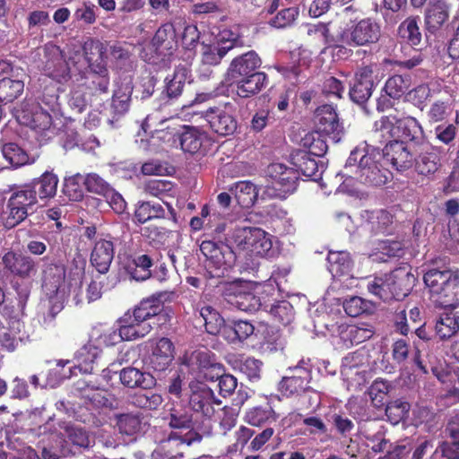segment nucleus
Here are the masks:
<instances>
[{"mask_svg":"<svg viewBox=\"0 0 459 459\" xmlns=\"http://www.w3.org/2000/svg\"><path fill=\"white\" fill-rule=\"evenodd\" d=\"M84 275L83 266L75 264L71 269L66 278V265L61 259L52 260L43 264L41 271V288L50 298L58 294L65 295L71 291L75 293L76 303L82 302L81 295L77 292L82 289V278Z\"/></svg>","mask_w":459,"mask_h":459,"instance_id":"obj_1","label":"nucleus"},{"mask_svg":"<svg viewBox=\"0 0 459 459\" xmlns=\"http://www.w3.org/2000/svg\"><path fill=\"white\" fill-rule=\"evenodd\" d=\"M385 135L397 136L398 141H404L411 146H418L425 142L423 127L417 118L411 116L398 117L396 115L389 114L381 117L374 123L371 139L375 143H383L387 140Z\"/></svg>","mask_w":459,"mask_h":459,"instance_id":"obj_2","label":"nucleus"},{"mask_svg":"<svg viewBox=\"0 0 459 459\" xmlns=\"http://www.w3.org/2000/svg\"><path fill=\"white\" fill-rule=\"evenodd\" d=\"M434 301L443 307H456L459 304V269L442 266L429 269L423 275Z\"/></svg>","mask_w":459,"mask_h":459,"instance_id":"obj_3","label":"nucleus"},{"mask_svg":"<svg viewBox=\"0 0 459 459\" xmlns=\"http://www.w3.org/2000/svg\"><path fill=\"white\" fill-rule=\"evenodd\" d=\"M200 251L205 258L206 279H217L215 285L221 284L223 282L221 279L236 263V254L229 245L212 240H203Z\"/></svg>","mask_w":459,"mask_h":459,"instance_id":"obj_4","label":"nucleus"},{"mask_svg":"<svg viewBox=\"0 0 459 459\" xmlns=\"http://www.w3.org/2000/svg\"><path fill=\"white\" fill-rule=\"evenodd\" d=\"M35 100L38 107L31 112L26 123L32 128L45 130L51 124L49 112H55L59 108V88L56 82L44 79L35 93Z\"/></svg>","mask_w":459,"mask_h":459,"instance_id":"obj_5","label":"nucleus"},{"mask_svg":"<svg viewBox=\"0 0 459 459\" xmlns=\"http://www.w3.org/2000/svg\"><path fill=\"white\" fill-rule=\"evenodd\" d=\"M38 199L34 192L24 185L13 188L3 210L2 220L6 229H13L35 211Z\"/></svg>","mask_w":459,"mask_h":459,"instance_id":"obj_6","label":"nucleus"},{"mask_svg":"<svg viewBox=\"0 0 459 459\" xmlns=\"http://www.w3.org/2000/svg\"><path fill=\"white\" fill-rule=\"evenodd\" d=\"M411 278H413V275L410 272L401 268L395 269L390 273L375 277L368 283V290L385 302L399 300L410 293V284L404 282L410 281Z\"/></svg>","mask_w":459,"mask_h":459,"instance_id":"obj_7","label":"nucleus"},{"mask_svg":"<svg viewBox=\"0 0 459 459\" xmlns=\"http://www.w3.org/2000/svg\"><path fill=\"white\" fill-rule=\"evenodd\" d=\"M81 55L75 52L73 56H66L65 52L56 45L45 46L44 60L42 65L43 74L51 81L64 84L72 79V66L78 71L77 66Z\"/></svg>","mask_w":459,"mask_h":459,"instance_id":"obj_8","label":"nucleus"},{"mask_svg":"<svg viewBox=\"0 0 459 459\" xmlns=\"http://www.w3.org/2000/svg\"><path fill=\"white\" fill-rule=\"evenodd\" d=\"M231 238L239 250L246 251L251 255L272 257L274 255L271 236L260 228H237Z\"/></svg>","mask_w":459,"mask_h":459,"instance_id":"obj_9","label":"nucleus"},{"mask_svg":"<svg viewBox=\"0 0 459 459\" xmlns=\"http://www.w3.org/2000/svg\"><path fill=\"white\" fill-rule=\"evenodd\" d=\"M385 160L378 151L368 150L360 158V164L357 167L359 180L368 186H381L392 178V172L383 166Z\"/></svg>","mask_w":459,"mask_h":459,"instance_id":"obj_10","label":"nucleus"},{"mask_svg":"<svg viewBox=\"0 0 459 459\" xmlns=\"http://www.w3.org/2000/svg\"><path fill=\"white\" fill-rule=\"evenodd\" d=\"M189 388L191 391L188 399L190 409L203 418L211 420L215 415L216 407L220 409L221 401L216 398L212 389L204 383L191 381Z\"/></svg>","mask_w":459,"mask_h":459,"instance_id":"obj_11","label":"nucleus"},{"mask_svg":"<svg viewBox=\"0 0 459 459\" xmlns=\"http://www.w3.org/2000/svg\"><path fill=\"white\" fill-rule=\"evenodd\" d=\"M151 43L157 59L160 58V62L164 66L167 65L178 48L177 31L174 25L170 22L162 24L156 30ZM149 63L157 65L159 60L152 56L149 59Z\"/></svg>","mask_w":459,"mask_h":459,"instance_id":"obj_12","label":"nucleus"},{"mask_svg":"<svg viewBox=\"0 0 459 459\" xmlns=\"http://www.w3.org/2000/svg\"><path fill=\"white\" fill-rule=\"evenodd\" d=\"M3 273L7 277L28 280L37 273V263L28 255L8 251L2 256Z\"/></svg>","mask_w":459,"mask_h":459,"instance_id":"obj_13","label":"nucleus"},{"mask_svg":"<svg viewBox=\"0 0 459 459\" xmlns=\"http://www.w3.org/2000/svg\"><path fill=\"white\" fill-rule=\"evenodd\" d=\"M221 295L230 305L244 312H255L261 306L260 298L237 281L224 283Z\"/></svg>","mask_w":459,"mask_h":459,"instance_id":"obj_14","label":"nucleus"},{"mask_svg":"<svg viewBox=\"0 0 459 459\" xmlns=\"http://www.w3.org/2000/svg\"><path fill=\"white\" fill-rule=\"evenodd\" d=\"M383 159L395 170L403 172L413 166L415 153L404 141L390 140L382 150Z\"/></svg>","mask_w":459,"mask_h":459,"instance_id":"obj_15","label":"nucleus"},{"mask_svg":"<svg viewBox=\"0 0 459 459\" xmlns=\"http://www.w3.org/2000/svg\"><path fill=\"white\" fill-rule=\"evenodd\" d=\"M261 65L262 60L254 50L237 56L231 60L226 70L225 81L230 83L247 75L257 73V69Z\"/></svg>","mask_w":459,"mask_h":459,"instance_id":"obj_16","label":"nucleus"},{"mask_svg":"<svg viewBox=\"0 0 459 459\" xmlns=\"http://www.w3.org/2000/svg\"><path fill=\"white\" fill-rule=\"evenodd\" d=\"M151 352L145 358V364L154 371H165L174 359V344L170 339L162 337L150 341Z\"/></svg>","mask_w":459,"mask_h":459,"instance_id":"obj_17","label":"nucleus"},{"mask_svg":"<svg viewBox=\"0 0 459 459\" xmlns=\"http://www.w3.org/2000/svg\"><path fill=\"white\" fill-rule=\"evenodd\" d=\"M381 36L380 25L372 18H364L350 29L349 46L365 47L377 43Z\"/></svg>","mask_w":459,"mask_h":459,"instance_id":"obj_18","label":"nucleus"},{"mask_svg":"<svg viewBox=\"0 0 459 459\" xmlns=\"http://www.w3.org/2000/svg\"><path fill=\"white\" fill-rule=\"evenodd\" d=\"M315 124L316 130L330 137L333 141L338 142L342 133V126L340 123L335 107L325 104L318 107L315 112Z\"/></svg>","mask_w":459,"mask_h":459,"instance_id":"obj_19","label":"nucleus"},{"mask_svg":"<svg viewBox=\"0 0 459 459\" xmlns=\"http://www.w3.org/2000/svg\"><path fill=\"white\" fill-rule=\"evenodd\" d=\"M204 118L212 130L219 135L227 136L234 134L238 122L233 114L225 108H210L204 113Z\"/></svg>","mask_w":459,"mask_h":459,"instance_id":"obj_20","label":"nucleus"},{"mask_svg":"<svg viewBox=\"0 0 459 459\" xmlns=\"http://www.w3.org/2000/svg\"><path fill=\"white\" fill-rule=\"evenodd\" d=\"M267 173L273 180V187L284 194L293 193L298 185L299 172L281 163L268 166Z\"/></svg>","mask_w":459,"mask_h":459,"instance_id":"obj_21","label":"nucleus"},{"mask_svg":"<svg viewBox=\"0 0 459 459\" xmlns=\"http://www.w3.org/2000/svg\"><path fill=\"white\" fill-rule=\"evenodd\" d=\"M311 371L305 368H297L291 376L284 377L279 384V391L282 396H298L308 389Z\"/></svg>","mask_w":459,"mask_h":459,"instance_id":"obj_22","label":"nucleus"},{"mask_svg":"<svg viewBox=\"0 0 459 459\" xmlns=\"http://www.w3.org/2000/svg\"><path fill=\"white\" fill-rule=\"evenodd\" d=\"M133 44L126 41H115L108 45L110 61L117 72H132L134 68Z\"/></svg>","mask_w":459,"mask_h":459,"instance_id":"obj_23","label":"nucleus"},{"mask_svg":"<svg viewBox=\"0 0 459 459\" xmlns=\"http://www.w3.org/2000/svg\"><path fill=\"white\" fill-rule=\"evenodd\" d=\"M153 265L154 258L152 255L150 254L134 253L127 258L124 268L131 279L136 281H143L152 278V267Z\"/></svg>","mask_w":459,"mask_h":459,"instance_id":"obj_24","label":"nucleus"},{"mask_svg":"<svg viewBox=\"0 0 459 459\" xmlns=\"http://www.w3.org/2000/svg\"><path fill=\"white\" fill-rule=\"evenodd\" d=\"M58 177L53 171H45L39 177L34 178L29 183L23 184L32 189L36 199L43 202L56 196L58 186Z\"/></svg>","mask_w":459,"mask_h":459,"instance_id":"obj_25","label":"nucleus"},{"mask_svg":"<svg viewBox=\"0 0 459 459\" xmlns=\"http://www.w3.org/2000/svg\"><path fill=\"white\" fill-rule=\"evenodd\" d=\"M268 83V76L264 72H257L241 79L230 82L234 87L236 94L247 99L258 94Z\"/></svg>","mask_w":459,"mask_h":459,"instance_id":"obj_26","label":"nucleus"},{"mask_svg":"<svg viewBox=\"0 0 459 459\" xmlns=\"http://www.w3.org/2000/svg\"><path fill=\"white\" fill-rule=\"evenodd\" d=\"M223 34L233 35L231 31H223L221 34V43L204 45L202 51V63L208 65H218L230 50L235 48L238 39L237 38L226 39Z\"/></svg>","mask_w":459,"mask_h":459,"instance_id":"obj_27","label":"nucleus"},{"mask_svg":"<svg viewBox=\"0 0 459 459\" xmlns=\"http://www.w3.org/2000/svg\"><path fill=\"white\" fill-rule=\"evenodd\" d=\"M101 351L98 346L88 343L83 345L75 354L77 364L69 368V374L65 375V377L70 378L76 377L78 372L82 374H92L94 364L100 357Z\"/></svg>","mask_w":459,"mask_h":459,"instance_id":"obj_28","label":"nucleus"},{"mask_svg":"<svg viewBox=\"0 0 459 459\" xmlns=\"http://www.w3.org/2000/svg\"><path fill=\"white\" fill-rule=\"evenodd\" d=\"M449 18V7L443 0L430 1L425 11L426 36L435 35Z\"/></svg>","mask_w":459,"mask_h":459,"instance_id":"obj_29","label":"nucleus"},{"mask_svg":"<svg viewBox=\"0 0 459 459\" xmlns=\"http://www.w3.org/2000/svg\"><path fill=\"white\" fill-rule=\"evenodd\" d=\"M144 190L148 195L162 200L169 212L170 220L177 223L178 218L176 211L168 201H165L166 197L175 196L177 194V185L169 180L151 179L145 183Z\"/></svg>","mask_w":459,"mask_h":459,"instance_id":"obj_30","label":"nucleus"},{"mask_svg":"<svg viewBox=\"0 0 459 459\" xmlns=\"http://www.w3.org/2000/svg\"><path fill=\"white\" fill-rule=\"evenodd\" d=\"M113 258V242L106 238H100L96 241L91 253L90 262L100 273L104 274L108 272Z\"/></svg>","mask_w":459,"mask_h":459,"instance_id":"obj_31","label":"nucleus"},{"mask_svg":"<svg viewBox=\"0 0 459 459\" xmlns=\"http://www.w3.org/2000/svg\"><path fill=\"white\" fill-rule=\"evenodd\" d=\"M455 308L440 313L435 319V333L441 341L450 340L459 333V311Z\"/></svg>","mask_w":459,"mask_h":459,"instance_id":"obj_32","label":"nucleus"},{"mask_svg":"<svg viewBox=\"0 0 459 459\" xmlns=\"http://www.w3.org/2000/svg\"><path fill=\"white\" fill-rule=\"evenodd\" d=\"M315 158L306 150H297L291 154V163L299 174L317 180L321 178L324 165H319Z\"/></svg>","mask_w":459,"mask_h":459,"instance_id":"obj_33","label":"nucleus"},{"mask_svg":"<svg viewBox=\"0 0 459 459\" xmlns=\"http://www.w3.org/2000/svg\"><path fill=\"white\" fill-rule=\"evenodd\" d=\"M117 324L126 341H134L142 338L150 333L152 329L150 324L141 322L131 309L127 310L118 318Z\"/></svg>","mask_w":459,"mask_h":459,"instance_id":"obj_34","label":"nucleus"},{"mask_svg":"<svg viewBox=\"0 0 459 459\" xmlns=\"http://www.w3.org/2000/svg\"><path fill=\"white\" fill-rule=\"evenodd\" d=\"M134 85L131 80L117 83L111 99L113 117H120L128 112L131 106Z\"/></svg>","mask_w":459,"mask_h":459,"instance_id":"obj_35","label":"nucleus"},{"mask_svg":"<svg viewBox=\"0 0 459 459\" xmlns=\"http://www.w3.org/2000/svg\"><path fill=\"white\" fill-rule=\"evenodd\" d=\"M108 46L106 42L94 38L84 41L82 51L90 69H96L101 65H107Z\"/></svg>","mask_w":459,"mask_h":459,"instance_id":"obj_36","label":"nucleus"},{"mask_svg":"<svg viewBox=\"0 0 459 459\" xmlns=\"http://www.w3.org/2000/svg\"><path fill=\"white\" fill-rule=\"evenodd\" d=\"M119 378L121 384L128 388L149 389L156 385V379L152 375L133 367L123 368L120 371Z\"/></svg>","mask_w":459,"mask_h":459,"instance_id":"obj_37","label":"nucleus"},{"mask_svg":"<svg viewBox=\"0 0 459 459\" xmlns=\"http://www.w3.org/2000/svg\"><path fill=\"white\" fill-rule=\"evenodd\" d=\"M255 332L254 325L247 320H228L222 332V337L229 343L242 342Z\"/></svg>","mask_w":459,"mask_h":459,"instance_id":"obj_38","label":"nucleus"},{"mask_svg":"<svg viewBox=\"0 0 459 459\" xmlns=\"http://www.w3.org/2000/svg\"><path fill=\"white\" fill-rule=\"evenodd\" d=\"M91 74L87 80L90 81V86H87L92 94H105L108 92L109 89V73L108 69V65H101L100 67L97 66L96 69H90ZM79 77L76 81H84L86 77L84 76V73H82L79 70Z\"/></svg>","mask_w":459,"mask_h":459,"instance_id":"obj_39","label":"nucleus"},{"mask_svg":"<svg viewBox=\"0 0 459 459\" xmlns=\"http://www.w3.org/2000/svg\"><path fill=\"white\" fill-rule=\"evenodd\" d=\"M184 131L179 134V142L184 152L196 153L207 140L205 132L190 126H185Z\"/></svg>","mask_w":459,"mask_h":459,"instance_id":"obj_40","label":"nucleus"},{"mask_svg":"<svg viewBox=\"0 0 459 459\" xmlns=\"http://www.w3.org/2000/svg\"><path fill=\"white\" fill-rule=\"evenodd\" d=\"M415 171L422 177L432 178L441 167L440 157L434 152H426L415 156Z\"/></svg>","mask_w":459,"mask_h":459,"instance_id":"obj_41","label":"nucleus"},{"mask_svg":"<svg viewBox=\"0 0 459 459\" xmlns=\"http://www.w3.org/2000/svg\"><path fill=\"white\" fill-rule=\"evenodd\" d=\"M1 152L4 158L13 168H20L35 161L34 158L30 160L27 152L13 142L1 143Z\"/></svg>","mask_w":459,"mask_h":459,"instance_id":"obj_42","label":"nucleus"},{"mask_svg":"<svg viewBox=\"0 0 459 459\" xmlns=\"http://www.w3.org/2000/svg\"><path fill=\"white\" fill-rule=\"evenodd\" d=\"M130 403L139 409L155 411L163 403V397L160 394L152 391V388L143 389L130 396Z\"/></svg>","mask_w":459,"mask_h":459,"instance_id":"obj_43","label":"nucleus"},{"mask_svg":"<svg viewBox=\"0 0 459 459\" xmlns=\"http://www.w3.org/2000/svg\"><path fill=\"white\" fill-rule=\"evenodd\" d=\"M200 316L203 318L205 331L212 335L221 334L227 325V321L221 314L211 306H204L199 311Z\"/></svg>","mask_w":459,"mask_h":459,"instance_id":"obj_44","label":"nucleus"},{"mask_svg":"<svg viewBox=\"0 0 459 459\" xmlns=\"http://www.w3.org/2000/svg\"><path fill=\"white\" fill-rule=\"evenodd\" d=\"M328 270L333 277L347 275L352 266L350 254L345 251H330L327 255Z\"/></svg>","mask_w":459,"mask_h":459,"instance_id":"obj_45","label":"nucleus"},{"mask_svg":"<svg viewBox=\"0 0 459 459\" xmlns=\"http://www.w3.org/2000/svg\"><path fill=\"white\" fill-rule=\"evenodd\" d=\"M232 367L253 381L260 379L263 362L255 358L241 355L232 361Z\"/></svg>","mask_w":459,"mask_h":459,"instance_id":"obj_46","label":"nucleus"},{"mask_svg":"<svg viewBox=\"0 0 459 459\" xmlns=\"http://www.w3.org/2000/svg\"><path fill=\"white\" fill-rule=\"evenodd\" d=\"M234 191L237 203L242 208L252 207L257 197L255 186L250 181H238L234 187L230 188Z\"/></svg>","mask_w":459,"mask_h":459,"instance_id":"obj_47","label":"nucleus"},{"mask_svg":"<svg viewBox=\"0 0 459 459\" xmlns=\"http://www.w3.org/2000/svg\"><path fill=\"white\" fill-rule=\"evenodd\" d=\"M163 307L164 306L159 299L149 298L141 300L132 311L141 322L145 324L149 319L159 316L162 312Z\"/></svg>","mask_w":459,"mask_h":459,"instance_id":"obj_48","label":"nucleus"},{"mask_svg":"<svg viewBox=\"0 0 459 459\" xmlns=\"http://www.w3.org/2000/svg\"><path fill=\"white\" fill-rule=\"evenodd\" d=\"M143 416L141 413H121L116 415V424L120 433L134 436L142 430Z\"/></svg>","mask_w":459,"mask_h":459,"instance_id":"obj_49","label":"nucleus"},{"mask_svg":"<svg viewBox=\"0 0 459 459\" xmlns=\"http://www.w3.org/2000/svg\"><path fill=\"white\" fill-rule=\"evenodd\" d=\"M84 177L81 174H75L65 178L62 186V193L67 197L68 201L79 202L83 198Z\"/></svg>","mask_w":459,"mask_h":459,"instance_id":"obj_50","label":"nucleus"},{"mask_svg":"<svg viewBox=\"0 0 459 459\" xmlns=\"http://www.w3.org/2000/svg\"><path fill=\"white\" fill-rule=\"evenodd\" d=\"M24 90V82L22 80H13L3 77L0 80V102L9 103L16 100Z\"/></svg>","mask_w":459,"mask_h":459,"instance_id":"obj_51","label":"nucleus"},{"mask_svg":"<svg viewBox=\"0 0 459 459\" xmlns=\"http://www.w3.org/2000/svg\"><path fill=\"white\" fill-rule=\"evenodd\" d=\"M419 17H408L398 28L400 37L411 46H419L421 42V32L418 25Z\"/></svg>","mask_w":459,"mask_h":459,"instance_id":"obj_52","label":"nucleus"},{"mask_svg":"<svg viewBox=\"0 0 459 459\" xmlns=\"http://www.w3.org/2000/svg\"><path fill=\"white\" fill-rule=\"evenodd\" d=\"M432 98V90L428 83H420L405 94V100L421 111Z\"/></svg>","mask_w":459,"mask_h":459,"instance_id":"obj_53","label":"nucleus"},{"mask_svg":"<svg viewBox=\"0 0 459 459\" xmlns=\"http://www.w3.org/2000/svg\"><path fill=\"white\" fill-rule=\"evenodd\" d=\"M134 218L143 224L152 219L165 218V210L160 204L143 202L135 209Z\"/></svg>","mask_w":459,"mask_h":459,"instance_id":"obj_54","label":"nucleus"},{"mask_svg":"<svg viewBox=\"0 0 459 459\" xmlns=\"http://www.w3.org/2000/svg\"><path fill=\"white\" fill-rule=\"evenodd\" d=\"M88 89L86 82L74 83L70 90V96L68 99L69 107L76 113H82L85 110L88 105L86 96V90Z\"/></svg>","mask_w":459,"mask_h":459,"instance_id":"obj_55","label":"nucleus"},{"mask_svg":"<svg viewBox=\"0 0 459 459\" xmlns=\"http://www.w3.org/2000/svg\"><path fill=\"white\" fill-rule=\"evenodd\" d=\"M325 136L318 131L307 134L302 140L303 145L307 148V152L315 157L324 156L328 149L326 140L324 139Z\"/></svg>","mask_w":459,"mask_h":459,"instance_id":"obj_56","label":"nucleus"},{"mask_svg":"<svg viewBox=\"0 0 459 459\" xmlns=\"http://www.w3.org/2000/svg\"><path fill=\"white\" fill-rule=\"evenodd\" d=\"M408 80L401 74L389 77L383 88V91L393 100H399L408 89Z\"/></svg>","mask_w":459,"mask_h":459,"instance_id":"obj_57","label":"nucleus"},{"mask_svg":"<svg viewBox=\"0 0 459 459\" xmlns=\"http://www.w3.org/2000/svg\"><path fill=\"white\" fill-rule=\"evenodd\" d=\"M394 222V216L385 210H379L373 213L370 218V230L375 234H385L391 230Z\"/></svg>","mask_w":459,"mask_h":459,"instance_id":"obj_58","label":"nucleus"},{"mask_svg":"<svg viewBox=\"0 0 459 459\" xmlns=\"http://www.w3.org/2000/svg\"><path fill=\"white\" fill-rule=\"evenodd\" d=\"M246 420L253 426H263L276 420V416L271 407H255L246 414Z\"/></svg>","mask_w":459,"mask_h":459,"instance_id":"obj_59","label":"nucleus"},{"mask_svg":"<svg viewBox=\"0 0 459 459\" xmlns=\"http://www.w3.org/2000/svg\"><path fill=\"white\" fill-rule=\"evenodd\" d=\"M186 80V70H176L171 78H166L165 91L168 98L177 99L182 94Z\"/></svg>","mask_w":459,"mask_h":459,"instance_id":"obj_60","label":"nucleus"},{"mask_svg":"<svg viewBox=\"0 0 459 459\" xmlns=\"http://www.w3.org/2000/svg\"><path fill=\"white\" fill-rule=\"evenodd\" d=\"M270 314L275 321L283 325L290 324L294 318L293 307L287 300H281L273 305Z\"/></svg>","mask_w":459,"mask_h":459,"instance_id":"obj_61","label":"nucleus"},{"mask_svg":"<svg viewBox=\"0 0 459 459\" xmlns=\"http://www.w3.org/2000/svg\"><path fill=\"white\" fill-rule=\"evenodd\" d=\"M86 397L93 406L100 409L115 410L118 405L117 397L105 389L94 392Z\"/></svg>","mask_w":459,"mask_h":459,"instance_id":"obj_62","label":"nucleus"},{"mask_svg":"<svg viewBox=\"0 0 459 459\" xmlns=\"http://www.w3.org/2000/svg\"><path fill=\"white\" fill-rule=\"evenodd\" d=\"M390 385L387 381L375 380L368 388V395L372 403L376 407H381L385 404V399L389 393Z\"/></svg>","mask_w":459,"mask_h":459,"instance_id":"obj_63","label":"nucleus"},{"mask_svg":"<svg viewBox=\"0 0 459 459\" xmlns=\"http://www.w3.org/2000/svg\"><path fill=\"white\" fill-rule=\"evenodd\" d=\"M451 107L447 101L437 100L433 102L427 112L429 122L439 123L446 119L451 114Z\"/></svg>","mask_w":459,"mask_h":459,"instance_id":"obj_64","label":"nucleus"}]
</instances>
